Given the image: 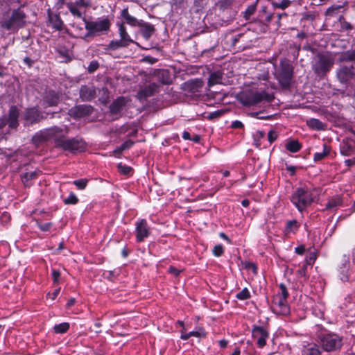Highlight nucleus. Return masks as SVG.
Returning <instances> with one entry per match:
<instances>
[{
    "label": "nucleus",
    "mask_w": 355,
    "mask_h": 355,
    "mask_svg": "<svg viewBox=\"0 0 355 355\" xmlns=\"http://www.w3.org/2000/svg\"><path fill=\"white\" fill-rule=\"evenodd\" d=\"M313 194L307 187L297 189L291 196V202L300 211H304L313 201Z\"/></svg>",
    "instance_id": "obj_1"
},
{
    "label": "nucleus",
    "mask_w": 355,
    "mask_h": 355,
    "mask_svg": "<svg viewBox=\"0 0 355 355\" xmlns=\"http://www.w3.org/2000/svg\"><path fill=\"white\" fill-rule=\"evenodd\" d=\"M273 96L267 94L264 91L261 92H250L245 94L241 97V101L245 105H254L257 103L267 101L270 102L272 100Z\"/></svg>",
    "instance_id": "obj_2"
},
{
    "label": "nucleus",
    "mask_w": 355,
    "mask_h": 355,
    "mask_svg": "<svg viewBox=\"0 0 355 355\" xmlns=\"http://www.w3.org/2000/svg\"><path fill=\"white\" fill-rule=\"evenodd\" d=\"M334 62V58L331 54L327 53L318 54L313 64V67L318 73H323L333 66Z\"/></svg>",
    "instance_id": "obj_3"
},
{
    "label": "nucleus",
    "mask_w": 355,
    "mask_h": 355,
    "mask_svg": "<svg viewBox=\"0 0 355 355\" xmlns=\"http://www.w3.org/2000/svg\"><path fill=\"white\" fill-rule=\"evenodd\" d=\"M320 343L325 352H332L339 349L342 345L341 338L336 334H329L320 338Z\"/></svg>",
    "instance_id": "obj_4"
},
{
    "label": "nucleus",
    "mask_w": 355,
    "mask_h": 355,
    "mask_svg": "<svg viewBox=\"0 0 355 355\" xmlns=\"http://www.w3.org/2000/svg\"><path fill=\"white\" fill-rule=\"evenodd\" d=\"M110 26V21L107 18L98 19L95 21H92L86 24V28L91 33L107 31Z\"/></svg>",
    "instance_id": "obj_5"
},
{
    "label": "nucleus",
    "mask_w": 355,
    "mask_h": 355,
    "mask_svg": "<svg viewBox=\"0 0 355 355\" xmlns=\"http://www.w3.org/2000/svg\"><path fill=\"white\" fill-rule=\"evenodd\" d=\"M272 309L277 313L286 315L289 313V308L286 304V298L277 295L273 300Z\"/></svg>",
    "instance_id": "obj_6"
},
{
    "label": "nucleus",
    "mask_w": 355,
    "mask_h": 355,
    "mask_svg": "<svg viewBox=\"0 0 355 355\" xmlns=\"http://www.w3.org/2000/svg\"><path fill=\"white\" fill-rule=\"evenodd\" d=\"M252 336L257 340V345L259 347H263L266 343L269 337L268 331L261 327H254L252 329Z\"/></svg>",
    "instance_id": "obj_7"
},
{
    "label": "nucleus",
    "mask_w": 355,
    "mask_h": 355,
    "mask_svg": "<svg viewBox=\"0 0 355 355\" xmlns=\"http://www.w3.org/2000/svg\"><path fill=\"white\" fill-rule=\"evenodd\" d=\"M24 17V14L21 10H15L11 19L8 21L2 23V27L8 30L20 25Z\"/></svg>",
    "instance_id": "obj_8"
},
{
    "label": "nucleus",
    "mask_w": 355,
    "mask_h": 355,
    "mask_svg": "<svg viewBox=\"0 0 355 355\" xmlns=\"http://www.w3.org/2000/svg\"><path fill=\"white\" fill-rule=\"evenodd\" d=\"M149 234V227L145 220H141L136 224V238L138 242L143 241Z\"/></svg>",
    "instance_id": "obj_9"
},
{
    "label": "nucleus",
    "mask_w": 355,
    "mask_h": 355,
    "mask_svg": "<svg viewBox=\"0 0 355 355\" xmlns=\"http://www.w3.org/2000/svg\"><path fill=\"white\" fill-rule=\"evenodd\" d=\"M61 146L64 150L73 153L82 151L85 147L83 141L77 140H63L61 142Z\"/></svg>",
    "instance_id": "obj_10"
},
{
    "label": "nucleus",
    "mask_w": 355,
    "mask_h": 355,
    "mask_svg": "<svg viewBox=\"0 0 355 355\" xmlns=\"http://www.w3.org/2000/svg\"><path fill=\"white\" fill-rule=\"evenodd\" d=\"M302 355H322L319 346L315 343H309L304 346Z\"/></svg>",
    "instance_id": "obj_11"
},
{
    "label": "nucleus",
    "mask_w": 355,
    "mask_h": 355,
    "mask_svg": "<svg viewBox=\"0 0 355 355\" xmlns=\"http://www.w3.org/2000/svg\"><path fill=\"white\" fill-rule=\"evenodd\" d=\"M206 334L203 329L198 328L194 331H192L189 333H186L183 330L181 331L180 338L182 340H187L191 336H194L196 338H203L205 337Z\"/></svg>",
    "instance_id": "obj_12"
},
{
    "label": "nucleus",
    "mask_w": 355,
    "mask_h": 355,
    "mask_svg": "<svg viewBox=\"0 0 355 355\" xmlns=\"http://www.w3.org/2000/svg\"><path fill=\"white\" fill-rule=\"evenodd\" d=\"M354 76L352 71L347 67L341 68L338 72V77L340 82L347 83Z\"/></svg>",
    "instance_id": "obj_13"
},
{
    "label": "nucleus",
    "mask_w": 355,
    "mask_h": 355,
    "mask_svg": "<svg viewBox=\"0 0 355 355\" xmlns=\"http://www.w3.org/2000/svg\"><path fill=\"white\" fill-rule=\"evenodd\" d=\"M349 265V258L346 256H343V263L342 267L340 268V278L343 282H345L347 280V270Z\"/></svg>",
    "instance_id": "obj_14"
},
{
    "label": "nucleus",
    "mask_w": 355,
    "mask_h": 355,
    "mask_svg": "<svg viewBox=\"0 0 355 355\" xmlns=\"http://www.w3.org/2000/svg\"><path fill=\"white\" fill-rule=\"evenodd\" d=\"M18 110L16 107H11L9 113V126L12 128L17 125Z\"/></svg>",
    "instance_id": "obj_15"
},
{
    "label": "nucleus",
    "mask_w": 355,
    "mask_h": 355,
    "mask_svg": "<svg viewBox=\"0 0 355 355\" xmlns=\"http://www.w3.org/2000/svg\"><path fill=\"white\" fill-rule=\"evenodd\" d=\"M119 34L122 45L127 46L129 44L133 42L132 40L126 32L125 27L122 24L119 26Z\"/></svg>",
    "instance_id": "obj_16"
},
{
    "label": "nucleus",
    "mask_w": 355,
    "mask_h": 355,
    "mask_svg": "<svg viewBox=\"0 0 355 355\" xmlns=\"http://www.w3.org/2000/svg\"><path fill=\"white\" fill-rule=\"evenodd\" d=\"M141 32L142 35L148 40L154 33V27L149 24H140Z\"/></svg>",
    "instance_id": "obj_17"
},
{
    "label": "nucleus",
    "mask_w": 355,
    "mask_h": 355,
    "mask_svg": "<svg viewBox=\"0 0 355 355\" xmlns=\"http://www.w3.org/2000/svg\"><path fill=\"white\" fill-rule=\"evenodd\" d=\"M122 17L125 19L126 22L132 26H136L140 25V23L137 21V19L129 15L128 9L125 8L121 11Z\"/></svg>",
    "instance_id": "obj_18"
},
{
    "label": "nucleus",
    "mask_w": 355,
    "mask_h": 355,
    "mask_svg": "<svg viewBox=\"0 0 355 355\" xmlns=\"http://www.w3.org/2000/svg\"><path fill=\"white\" fill-rule=\"evenodd\" d=\"M26 119L31 123L35 122L40 119V113L35 108H31L27 110Z\"/></svg>",
    "instance_id": "obj_19"
},
{
    "label": "nucleus",
    "mask_w": 355,
    "mask_h": 355,
    "mask_svg": "<svg viewBox=\"0 0 355 355\" xmlns=\"http://www.w3.org/2000/svg\"><path fill=\"white\" fill-rule=\"evenodd\" d=\"M222 75L220 72H214L212 73L209 78L208 80V85L209 87H211L216 84H221L222 83Z\"/></svg>",
    "instance_id": "obj_20"
},
{
    "label": "nucleus",
    "mask_w": 355,
    "mask_h": 355,
    "mask_svg": "<svg viewBox=\"0 0 355 355\" xmlns=\"http://www.w3.org/2000/svg\"><path fill=\"white\" fill-rule=\"evenodd\" d=\"M306 124L309 128L316 130H322L324 129V124L320 121L316 119H309L306 121Z\"/></svg>",
    "instance_id": "obj_21"
},
{
    "label": "nucleus",
    "mask_w": 355,
    "mask_h": 355,
    "mask_svg": "<svg viewBox=\"0 0 355 355\" xmlns=\"http://www.w3.org/2000/svg\"><path fill=\"white\" fill-rule=\"evenodd\" d=\"M286 148L291 152V153H296L299 151L301 149V144L296 140H291L288 141L286 144Z\"/></svg>",
    "instance_id": "obj_22"
},
{
    "label": "nucleus",
    "mask_w": 355,
    "mask_h": 355,
    "mask_svg": "<svg viewBox=\"0 0 355 355\" xmlns=\"http://www.w3.org/2000/svg\"><path fill=\"white\" fill-rule=\"evenodd\" d=\"M330 153V147L326 144L323 145V150L321 153H316L314 154L313 159L315 162H318L326 157Z\"/></svg>",
    "instance_id": "obj_23"
},
{
    "label": "nucleus",
    "mask_w": 355,
    "mask_h": 355,
    "mask_svg": "<svg viewBox=\"0 0 355 355\" xmlns=\"http://www.w3.org/2000/svg\"><path fill=\"white\" fill-rule=\"evenodd\" d=\"M157 85L155 84L150 85L146 89L141 90L138 95L139 98H146L147 96H151L155 91Z\"/></svg>",
    "instance_id": "obj_24"
},
{
    "label": "nucleus",
    "mask_w": 355,
    "mask_h": 355,
    "mask_svg": "<svg viewBox=\"0 0 355 355\" xmlns=\"http://www.w3.org/2000/svg\"><path fill=\"white\" fill-rule=\"evenodd\" d=\"M126 101L123 97L117 98L111 106V110L113 112H116L125 104Z\"/></svg>",
    "instance_id": "obj_25"
},
{
    "label": "nucleus",
    "mask_w": 355,
    "mask_h": 355,
    "mask_svg": "<svg viewBox=\"0 0 355 355\" xmlns=\"http://www.w3.org/2000/svg\"><path fill=\"white\" fill-rule=\"evenodd\" d=\"M80 96L85 100H90L95 96V91L94 89L84 87L80 91Z\"/></svg>",
    "instance_id": "obj_26"
},
{
    "label": "nucleus",
    "mask_w": 355,
    "mask_h": 355,
    "mask_svg": "<svg viewBox=\"0 0 355 355\" xmlns=\"http://www.w3.org/2000/svg\"><path fill=\"white\" fill-rule=\"evenodd\" d=\"M36 171L26 172L21 175V179L26 187H29V180L34 179L37 176Z\"/></svg>",
    "instance_id": "obj_27"
},
{
    "label": "nucleus",
    "mask_w": 355,
    "mask_h": 355,
    "mask_svg": "<svg viewBox=\"0 0 355 355\" xmlns=\"http://www.w3.org/2000/svg\"><path fill=\"white\" fill-rule=\"evenodd\" d=\"M299 228V224L297 220H291L288 221L286 227V234L291 233H295L297 231Z\"/></svg>",
    "instance_id": "obj_28"
},
{
    "label": "nucleus",
    "mask_w": 355,
    "mask_h": 355,
    "mask_svg": "<svg viewBox=\"0 0 355 355\" xmlns=\"http://www.w3.org/2000/svg\"><path fill=\"white\" fill-rule=\"evenodd\" d=\"M342 200L340 197L337 196L331 198L327 203L326 208L327 209H334L341 205Z\"/></svg>",
    "instance_id": "obj_29"
},
{
    "label": "nucleus",
    "mask_w": 355,
    "mask_h": 355,
    "mask_svg": "<svg viewBox=\"0 0 355 355\" xmlns=\"http://www.w3.org/2000/svg\"><path fill=\"white\" fill-rule=\"evenodd\" d=\"M67 7L69 9L70 12L73 16H76L78 18L82 17V12L77 4H74L73 3H67Z\"/></svg>",
    "instance_id": "obj_30"
},
{
    "label": "nucleus",
    "mask_w": 355,
    "mask_h": 355,
    "mask_svg": "<svg viewBox=\"0 0 355 355\" xmlns=\"http://www.w3.org/2000/svg\"><path fill=\"white\" fill-rule=\"evenodd\" d=\"M69 328V324L67 322H62L58 324H55L53 327L54 331L56 334H64L65 333Z\"/></svg>",
    "instance_id": "obj_31"
},
{
    "label": "nucleus",
    "mask_w": 355,
    "mask_h": 355,
    "mask_svg": "<svg viewBox=\"0 0 355 355\" xmlns=\"http://www.w3.org/2000/svg\"><path fill=\"white\" fill-rule=\"evenodd\" d=\"M46 103L49 106L55 105L58 103V96L55 94H50L46 96Z\"/></svg>",
    "instance_id": "obj_32"
},
{
    "label": "nucleus",
    "mask_w": 355,
    "mask_h": 355,
    "mask_svg": "<svg viewBox=\"0 0 355 355\" xmlns=\"http://www.w3.org/2000/svg\"><path fill=\"white\" fill-rule=\"evenodd\" d=\"M188 85L190 86L191 89H193V91L195 92H198L199 89L202 87L203 82L201 80L196 79L188 83Z\"/></svg>",
    "instance_id": "obj_33"
},
{
    "label": "nucleus",
    "mask_w": 355,
    "mask_h": 355,
    "mask_svg": "<svg viewBox=\"0 0 355 355\" xmlns=\"http://www.w3.org/2000/svg\"><path fill=\"white\" fill-rule=\"evenodd\" d=\"M50 21L53 28H55L57 30L61 28L62 26V22L58 16L55 15L54 17H51Z\"/></svg>",
    "instance_id": "obj_34"
},
{
    "label": "nucleus",
    "mask_w": 355,
    "mask_h": 355,
    "mask_svg": "<svg viewBox=\"0 0 355 355\" xmlns=\"http://www.w3.org/2000/svg\"><path fill=\"white\" fill-rule=\"evenodd\" d=\"M341 151L345 155L348 156L354 152V148L353 147L352 144H350L349 145L347 144H344L342 146Z\"/></svg>",
    "instance_id": "obj_35"
},
{
    "label": "nucleus",
    "mask_w": 355,
    "mask_h": 355,
    "mask_svg": "<svg viewBox=\"0 0 355 355\" xmlns=\"http://www.w3.org/2000/svg\"><path fill=\"white\" fill-rule=\"evenodd\" d=\"M236 298L240 300H244L250 298V294L247 288H243L242 291L239 292L236 295Z\"/></svg>",
    "instance_id": "obj_36"
},
{
    "label": "nucleus",
    "mask_w": 355,
    "mask_h": 355,
    "mask_svg": "<svg viewBox=\"0 0 355 355\" xmlns=\"http://www.w3.org/2000/svg\"><path fill=\"white\" fill-rule=\"evenodd\" d=\"M78 202V198L73 193H71L67 198L64 199V202L67 205H76Z\"/></svg>",
    "instance_id": "obj_37"
},
{
    "label": "nucleus",
    "mask_w": 355,
    "mask_h": 355,
    "mask_svg": "<svg viewBox=\"0 0 355 355\" xmlns=\"http://www.w3.org/2000/svg\"><path fill=\"white\" fill-rule=\"evenodd\" d=\"M73 183L77 187L78 189L83 190L84 189L87 184V179H80L73 182Z\"/></svg>",
    "instance_id": "obj_38"
},
{
    "label": "nucleus",
    "mask_w": 355,
    "mask_h": 355,
    "mask_svg": "<svg viewBox=\"0 0 355 355\" xmlns=\"http://www.w3.org/2000/svg\"><path fill=\"white\" fill-rule=\"evenodd\" d=\"M118 168L119 172L124 175H129L132 171L131 167L126 165H123L121 163L119 164Z\"/></svg>",
    "instance_id": "obj_39"
},
{
    "label": "nucleus",
    "mask_w": 355,
    "mask_h": 355,
    "mask_svg": "<svg viewBox=\"0 0 355 355\" xmlns=\"http://www.w3.org/2000/svg\"><path fill=\"white\" fill-rule=\"evenodd\" d=\"M290 5V1L288 0H282L280 3H272V6L275 8L285 9L288 7Z\"/></svg>",
    "instance_id": "obj_40"
},
{
    "label": "nucleus",
    "mask_w": 355,
    "mask_h": 355,
    "mask_svg": "<svg viewBox=\"0 0 355 355\" xmlns=\"http://www.w3.org/2000/svg\"><path fill=\"white\" fill-rule=\"evenodd\" d=\"M213 253L216 257H220L223 253V247L222 245H216L213 249Z\"/></svg>",
    "instance_id": "obj_41"
},
{
    "label": "nucleus",
    "mask_w": 355,
    "mask_h": 355,
    "mask_svg": "<svg viewBox=\"0 0 355 355\" xmlns=\"http://www.w3.org/2000/svg\"><path fill=\"white\" fill-rule=\"evenodd\" d=\"M256 8L254 6H250L245 12V17L248 19L255 12Z\"/></svg>",
    "instance_id": "obj_42"
},
{
    "label": "nucleus",
    "mask_w": 355,
    "mask_h": 355,
    "mask_svg": "<svg viewBox=\"0 0 355 355\" xmlns=\"http://www.w3.org/2000/svg\"><path fill=\"white\" fill-rule=\"evenodd\" d=\"M98 68V63L96 61H92L90 62L88 67V71L90 73L95 71Z\"/></svg>",
    "instance_id": "obj_43"
},
{
    "label": "nucleus",
    "mask_w": 355,
    "mask_h": 355,
    "mask_svg": "<svg viewBox=\"0 0 355 355\" xmlns=\"http://www.w3.org/2000/svg\"><path fill=\"white\" fill-rule=\"evenodd\" d=\"M60 277V273L56 270L52 271V278L54 284H58Z\"/></svg>",
    "instance_id": "obj_44"
},
{
    "label": "nucleus",
    "mask_w": 355,
    "mask_h": 355,
    "mask_svg": "<svg viewBox=\"0 0 355 355\" xmlns=\"http://www.w3.org/2000/svg\"><path fill=\"white\" fill-rule=\"evenodd\" d=\"M124 46L121 44V40L119 41H112L110 44V47L112 49H116L119 47H123Z\"/></svg>",
    "instance_id": "obj_45"
},
{
    "label": "nucleus",
    "mask_w": 355,
    "mask_h": 355,
    "mask_svg": "<svg viewBox=\"0 0 355 355\" xmlns=\"http://www.w3.org/2000/svg\"><path fill=\"white\" fill-rule=\"evenodd\" d=\"M279 288L281 290V295H279V296L282 297H284V298H287L288 293L286 291V286L283 284H281Z\"/></svg>",
    "instance_id": "obj_46"
},
{
    "label": "nucleus",
    "mask_w": 355,
    "mask_h": 355,
    "mask_svg": "<svg viewBox=\"0 0 355 355\" xmlns=\"http://www.w3.org/2000/svg\"><path fill=\"white\" fill-rule=\"evenodd\" d=\"M60 291V288H56L52 293H48L47 296L50 297L52 300H54Z\"/></svg>",
    "instance_id": "obj_47"
},
{
    "label": "nucleus",
    "mask_w": 355,
    "mask_h": 355,
    "mask_svg": "<svg viewBox=\"0 0 355 355\" xmlns=\"http://www.w3.org/2000/svg\"><path fill=\"white\" fill-rule=\"evenodd\" d=\"M268 140L270 143L273 142L277 137V135L274 131H270L268 132Z\"/></svg>",
    "instance_id": "obj_48"
},
{
    "label": "nucleus",
    "mask_w": 355,
    "mask_h": 355,
    "mask_svg": "<svg viewBox=\"0 0 355 355\" xmlns=\"http://www.w3.org/2000/svg\"><path fill=\"white\" fill-rule=\"evenodd\" d=\"M291 72L290 71L286 72V76H285V80L284 81L280 80L281 83L284 85H287L288 84V81L291 78Z\"/></svg>",
    "instance_id": "obj_49"
},
{
    "label": "nucleus",
    "mask_w": 355,
    "mask_h": 355,
    "mask_svg": "<svg viewBox=\"0 0 355 355\" xmlns=\"http://www.w3.org/2000/svg\"><path fill=\"white\" fill-rule=\"evenodd\" d=\"M51 226V223H46L40 225V228L42 231H47L50 229Z\"/></svg>",
    "instance_id": "obj_50"
},
{
    "label": "nucleus",
    "mask_w": 355,
    "mask_h": 355,
    "mask_svg": "<svg viewBox=\"0 0 355 355\" xmlns=\"http://www.w3.org/2000/svg\"><path fill=\"white\" fill-rule=\"evenodd\" d=\"M243 125V123L239 121H235L232 124V126L234 128H241Z\"/></svg>",
    "instance_id": "obj_51"
},
{
    "label": "nucleus",
    "mask_w": 355,
    "mask_h": 355,
    "mask_svg": "<svg viewBox=\"0 0 355 355\" xmlns=\"http://www.w3.org/2000/svg\"><path fill=\"white\" fill-rule=\"evenodd\" d=\"M169 272L171 274L175 275V276H178L180 274V270L176 269L175 268L171 266L168 270Z\"/></svg>",
    "instance_id": "obj_52"
},
{
    "label": "nucleus",
    "mask_w": 355,
    "mask_h": 355,
    "mask_svg": "<svg viewBox=\"0 0 355 355\" xmlns=\"http://www.w3.org/2000/svg\"><path fill=\"white\" fill-rule=\"evenodd\" d=\"M73 3L77 4V6H78L80 8V9H81L82 8H84L87 6L86 3H84L83 0H78Z\"/></svg>",
    "instance_id": "obj_53"
},
{
    "label": "nucleus",
    "mask_w": 355,
    "mask_h": 355,
    "mask_svg": "<svg viewBox=\"0 0 355 355\" xmlns=\"http://www.w3.org/2000/svg\"><path fill=\"white\" fill-rule=\"evenodd\" d=\"M304 248L302 246L297 247L295 248V252L299 254H302L304 253Z\"/></svg>",
    "instance_id": "obj_54"
},
{
    "label": "nucleus",
    "mask_w": 355,
    "mask_h": 355,
    "mask_svg": "<svg viewBox=\"0 0 355 355\" xmlns=\"http://www.w3.org/2000/svg\"><path fill=\"white\" fill-rule=\"evenodd\" d=\"M219 345L221 347H225L227 345V341L225 340H221L219 341Z\"/></svg>",
    "instance_id": "obj_55"
},
{
    "label": "nucleus",
    "mask_w": 355,
    "mask_h": 355,
    "mask_svg": "<svg viewBox=\"0 0 355 355\" xmlns=\"http://www.w3.org/2000/svg\"><path fill=\"white\" fill-rule=\"evenodd\" d=\"M130 145H128L127 144H123V145L121 146V147L119 149L116 150V151L121 152L123 150H124V149H125V148H127L130 147Z\"/></svg>",
    "instance_id": "obj_56"
},
{
    "label": "nucleus",
    "mask_w": 355,
    "mask_h": 355,
    "mask_svg": "<svg viewBox=\"0 0 355 355\" xmlns=\"http://www.w3.org/2000/svg\"><path fill=\"white\" fill-rule=\"evenodd\" d=\"M182 137L184 139H190V135L188 132H184L182 135Z\"/></svg>",
    "instance_id": "obj_57"
},
{
    "label": "nucleus",
    "mask_w": 355,
    "mask_h": 355,
    "mask_svg": "<svg viewBox=\"0 0 355 355\" xmlns=\"http://www.w3.org/2000/svg\"><path fill=\"white\" fill-rule=\"evenodd\" d=\"M249 200H243L242 202H241V205L243 206V207H248L249 205Z\"/></svg>",
    "instance_id": "obj_58"
},
{
    "label": "nucleus",
    "mask_w": 355,
    "mask_h": 355,
    "mask_svg": "<svg viewBox=\"0 0 355 355\" xmlns=\"http://www.w3.org/2000/svg\"><path fill=\"white\" fill-rule=\"evenodd\" d=\"M288 170L291 172V173H294L295 171V168L294 166L288 167Z\"/></svg>",
    "instance_id": "obj_59"
},
{
    "label": "nucleus",
    "mask_w": 355,
    "mask_h": 355,
    "mask_svg": "<svg viewBox=\"0 0 355 355\" xmlns=\"http://www.w3.org/2000/svg\"><path fill=\"white\" fill-rule=\"evenodd\" d=\"M74 299H71L68 302H67V306H70L71 305H73L74 304Z\"/></svg>",
    "instance_id": "obj_60"
},
{
    "label": "nucleus",
    "mask_w": 355,
    "mask_h": 355,
    "mask_svg": "<svg viewBox=\"0 0 355 355\" xmlns=\"http://www.w3.org/2000/svg\"><path fill=\"white\" fill-rule=\"evenodd\" d=\"M1 218H2V219L4 218V219L7 220L10 218V216L7 213H3Z\"/></svg>",
    "instance_id": "obj_61"
},
{
    "label": "nucleus",
    "mask_w": 355,
    "mask_h": 355,
    "mask_svg": "<svg viewBox=\"0 0 355 355\" xmlns=\"http://www.w3.org/2000/svg\"><path fill=\"white\" fill-rule=\"evenodd\" d=\"M220 236L222 238H223V239H226V240L229 241L228 238L227 237V236H226L225 234H223V233H220Z\"/></svg>",
    "instance_id": "obj_62"
},
{
    "label": "nucleus",
    "mask_w": 355,
    "mask_h": 355,
    "mask_svg": "<svg viewBox=\"0 0 355 355\" xmlns=\"http://www.w3.org/2000/svg\"><path fill=\"white\" fill-rule=\"evenodd\" d=\"M229 175H230V172L229 171H225L223 172V175L225 177H227Z\"/></svg>",
    "instance_id": "obj_63"
},
{
    "label": "nucleus",
    "mask_w": 355,
    "mask_h": 355,
    "mask_svg": "<svg viewBox=\"0 0 355 355\" xmlns=\"http://www.w3.org/2000/svg\"><path fill=\"white\" fill-rule=\"evenodd\" d=\"M353 261L355 262V248L353 250Z\"/></svg>",
    "instance_id": "obj_64"
}]
</instances>
